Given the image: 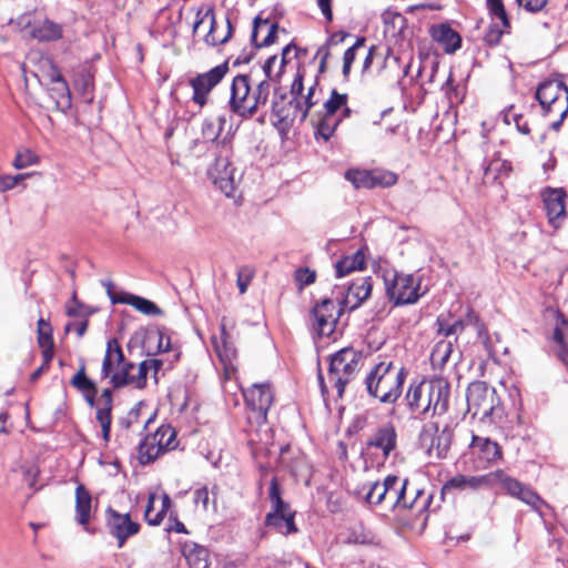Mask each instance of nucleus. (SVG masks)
Instances as JSON below:
<instances>
[{
	"instance_id": "bf43d9fd",
	"label": "nucleus",
	"mask_w": 568,
	"mask_h": 568,
	"mask_svg": "<svg viewBox=\"0 0 568 568\" xmlns=\"http://www.w3.org/2000/svg\"><path fill=\"white\" fill-rule=\"evenodd\" d=\"M194 501L196 505H201L203 510L209 509L210 494L206 487L199 488L194 491Z\"/></svg>"
},
{
	"instance_id": "c756f323",
	"label": "nucleus",
	"mask_w": 568,
	"mask_h": 568,
	"mask_svg": "<svg viewBox=\"0 0 568 568\" xmlns=\"http://www.w3.org/2000/svg\"><path fill=\"white\" fill-rule=\"evenodd\" d=\"M567 328L568 320L562 314L557 313L552 339L558 344V356L568 369V344L564 339V333Z\"/></svg>"
},
{
	"instance_id": "de8ad7c7",
	"label": "nucleus",
	"mask_w": 568,
	"mask_h": 568,
	"mask_svg": "<svg viewBox=\"0 0 568 568\" xmlns=\"http://www.w3.org/2000/svg\"><path fill=\"white\" fill-rule=\"evenodd\" d=\"M158 499L156 493L152 491L149 493L148 496V504L144 511V518L146 523L151 526H158L162 523L160 511H155V500Z\"/></svg>"
},
{
	"instance_id": "c85d7f7f",
	"label": "nucleus",
	"mask_w": 568,
	"mask_h": 568,
	"mask_svg": "<svg viewBox=\"0 0 568 568\" xmlns=\"http://www.w3.org/2000/svg\"><path fill=\"white\" fill-rule=\"evenodd\" d=\"M382 21L384 24V33L390 37L402 36L407 22L402 13L392 9H387L382 13Z\"/></svg>"
},
{
	"instance_id": "774afa93",
	"label": "nucleus",
	"mask_w": 568,
	"mask_h": 568,
	"mask_svg": "<svg viewBox=\"0 0 568 568\" xmlns=\"http://www.w3.org/2000/svg\"><path fill=\"white\" fill-rule=\"evenodd\" d=\"M50 70L48 72L49 78V84H53L57 81H65L62 77L60 70L51 62L49 61Z\"/></svg>"
},
{
	"instance_id": "393cba45",
	"label": "nucleus",
	"mask_w": 568,
	"mask_h": 568,
	"mask_svg": "<svg viewBox=\"0 0 568 568\" xmlns=\"http://www.w3.org/2000/svg\"><path fill=\"white\" fill-rule=\"evenodd\" d=\"M62 36V26L50 19H43L42 21L34 23L31 29V37L38 41H57L61 39Z\"/></svg>"
},
{
	"instance_id": "680f3d73",
	"label": "nucleus",
	"mask_w": 568,
	"mask_h": 568,
	"mask_svg": "<svg viewBox=\"0 0 568 568\" xmlns=\"http://www.w3.org/2000/svg\"><path fill=\"white\" fill-rule=\"evenodd\" d=\"M436 323L438 325V334H442L446 337L453 335L452 323H449L444 315H439Z\"/></svg>"
},
{
	"instance_id": "bb28decb",
	"label": "nucleus",
	"mask_w": 568,
	"mask_h": 568,
	"mask_svg": "<svg viewBox=\"0 0 568 568\" xmlns=\"http://www.w3.org/2000/svg\"><path fill=\"white\" fill-rule=\"evenodd\" d=\"M453 440V429L445 426L442 430L436 427V434L432 439L428 452L429 455H435L436 458L442 459L447 456Z\"/></svg>"
},
{
	"instance_id": "5701e85b",
	"label": "nucleus",
	"mask_w": 568,
	"mask_h": 568,
	"mask_svg": "<svg viewBox=\"0 0 568 568\" xmlns=\"http://www.w3.org/2000/svg\"><path fill=\"white\" fill-rule=\"evenodd\" d=\"M430 36L448 54L455 53L462 47L459 33L446 23L432 27Z\"/></svg>"
},
{
	"instance_id": "cd10ccee",
	"label": "nucleus",
	"mask_w": 568,
	"mask_h": 568,
	"mask_svg": "<svg viewBox=\"0 0 568 568\" xmlns=\"http://www.w3.org/2000/svg\"><path fill=\"white\" fill-rule=\"evenodd\" d=\"M387 485L385 479L363 485L357 494L369 505H385Z\"/></svg>"
},
{
	"instance_id": "79ce46f5",
	"label": "nucleus",
	"mask_w": 568,
	"mask_h": 568,
	"mask_svg": "<svg viewBox=\"0 0 568 568\" xmlns=\"http://www.w3.org/2000/svg\"><path fill=\"white\" fill-rule=\"evenodd\" d=\"M486 4L493 21L501 22L503 27H510L503 0H486Z\"/></svg>"
},
{
	"instance_id": "c03bdc74",
	"label": "nucleus",
	"mask_w": 568,
	"mask_h": 568,
	"mask_svg": "<svg viewBox=\"0 0 568 568\" xmlns=\"http://www.w3.org/2000/svg\"><path fill=\"white\" fill-rule=\"evenodd\" d=\"M112 406L100 405L97 407V420L102 428V437L105 442L110 439Z\"/></svg>"
},
{
	"instance_id": "39448f33",
	"label": "nucleus",
	"mask_w": 568,
	"mask_h": 568,
	"mask_svg": "<svg viewBox=\"0 0 568 568\" xmlns=\"http://www.w3.org/2000/svg\"><path fill=\"white\" fill-rule=\"evenodd\" d=\"M270 91L271 84L267 80L260 81L252 91L250 77L239 74L231 84L230 110L241 118H252L261 106L266 104Z\"/></svg>"
},
{
	"instance_id": "a211bd4d",
	"label": "nucleus",
	"mask_w": 568,
	"mask_h": 568,
	"mask_svg": "<svg viewBox=\"0 0 568 568\" xmlns=\"http://www.w3.org/2000/svg\"><path fill=\"white\" fill-rule=\"evenodd\" d=\"M500 476L501 475L498 473V470L490 471L480 476L457 475L444 484L442 494H446L452 490H478L483 488H493L496 486V479Z\"/></svg>"
},
{
	"instance_id": "4468645a",
	"label": "nucleus",
	"mask_w": 568,
	"mask_h": 568,
	"mask_svg": "<svg viewBox=\"0 0 568 568\" xmlns=\"http://www.w3.org/2000/svg\"><path fill=\"white\" fill-rule=\"evenodd\" d=\"M207 23L209 31L204 36V41L207 45L216 47L226 43L233 33V27L229 18L225 19V23L220 24L216 21L215 12L213 8H207L204 12L199 10L196 13V20L193 24V33H196L201 26Z\"/></svg>"
},
{
	"instance_id": "72a5a7b5",
	"label": "nucleus",
	"mask_w": 568,
	"mask_h": 568,
	"mask_svg": "<svg viewBox=\"0 0 568 568\" xmlns=\"http://www.w3.org/2000/svg\"><path fill=\"white\" fill-rule=\"evenodd\" d=\"M213 184L233 203L237 204L241 202L243 196L241 180H213Z\"/></svg>"
},
{
	"instance_id": "58836bf2",
	"label": "nucleus",
	"mask_w": 568,
	"mask_h": 568,
	"mask_svg": "<svg viewBox=\"0 0 568 568\" xmlns=\"http://www.w3.org/2000/svg\"><path fill=\"white\" fill-rule=\"evenodd\" d=\"M345 37H346L345 33H334L328 38V40L326 41L325 44H323L318 48L315 57L321 59L320 67H318L320 73H323L326 70V63H327V59L329 57V47L338 44L339 42H342L345 39Z\"/></svg>"
},
{
	"instance_id": "2f4dec72",
	"label": "nucleus",
	"mask_w": 568,
	"mask_h": 568,
	"mask_svg": "<svg viewBox=\"0 0 568 568\" xmlns=\"http://www.w3.org/2000/svg\"><path fill=\"white\" fill-rule=\"evenodd\" d=\"M154 434L148 435L139 445V458L142 464L155 460L163 452L155 440Z\"/></svg>"
},
{
	"instance_id": "864d4df0",
	"label": "nucleus",
	"mask_w": 568,
	"mask_h": 568,
	"mask_svg": "<svg viewBox=\"0 0 568 568\" xmlns=\"http://www.w3.org/2000/svg\"><path fill=\"white\" fill-rule=\"evenodd\" d=\"M315 280H316V272L313 270H310L307 267L298 268L295 272V281L298 283L301 290L304 286L313 284L315 282Z\"/></svg>"
},
{
	"instance_id": "f8f14e48",
	"label": "nucleus",
	"mask_w": 568,
	"mask_h": 568,
	"mask_svg": "<svg viewBox=\"0 0 568 568\" xmlns=\"http://www.w3.org/2000/svg\"><path fill=\"white\" fill-rule=\"evenodd\" d=\"M468 448L474 470H485L503 458L501 447L488 437L473 435Z\"/></svg>"
},
{
	"instance_id": "b1692460",
	"label": "nucleus",
	"mask_w": 568,
	"mask_h": 568,
	"mask_svg": "<svg viewBox=\"0 0 568 568\" xmlns=\"http://www.w3.org/2000/svg\"><path fill=\"white\" fill-rule=\"evenodd\" d=\"M91 509V494L82 484H79L75 488V520L87 531H89Z\"/></svg>"
},
{
	"instance_id": "37998d69",
	"label": "nucleus",
	"mask_w": 568,
	"mask_h": 568,
	"mask_svg": "<svg viewBox=\"0 0 568 568\" xmlns=\"http://www.w3.org/2000/svg\"><path fill=\"white\" fill-rule=\"evenodd\" d=\"M71 385L82 394L97 389L95 384L88 378L85 366L82 364L75 375L71 378Z\"/></svg>"
},
{
	"instance_id": "603ef678",
	"label": "nucleus",
	"mask_w": 568,
	"mask_h": 568,
	"mask_svg": "<svg viewBox=\"0 0 568 568\" xmlns=\"http://www.w3.org/2000/svg\"><path fill=\"white\" fill-rule=\"evenodd\" d=\"M253 278V270L248 266H242L237 271L236 284L241 294L247 291V287Z\"/></svg>"
},
{
	"instance_id": "c9c22d12",
	"label": "nucleus",
	"mask_w": 568,
	"mask_h": 568,
	"mask_svg": "<svg viewBox=\"0 0 568 568\" xmlns=\"http://www.w3.org/2000/svg\"><path fill=\"white\" fill-rule=\"evenodd\" d=\"M453 353V343L450 341H439L430 354V362L435 368H443Z\"/></svg>"
},
{
	"instance_id": "0e129e2a",
	"label": "nucleus",
	"mask_w": 568,
	"mask_h": 568,
	"mask_svg": "<svg viewBox=\"0 0 568 568\" xmlns=\"http://www.w3.org/2000/svg\"><path fill=\"white\" fill-rule=\"evenodd\" d=\"M513 121H514L517 130L520 133H523V134H529L530 133V129H529L528 122H527V120H525L523 114H514L513 115Z\"/></svg>"
},
{
	"instance_id": "412c9836",
	"label": "nucleus",
	"mask_w": 568,
	"mask_h": 568,
	"mask_svg": "<svg viewBox=\"0 0 568 568\" xmlns=\"http://www.w3.org/2000/svg\"><path fill=\"white\" fill-rule=\"evenodd\" d=\"M106 291L110 296V300L113 304L120 303V304H128L133 306L136 311L145 314V315H153L159 316L162 315V310L154 304L152 301L146 300L144 297L133 295L131 293H120V294H113L112 293V283H106Z\"/></svg>"
},
{
	"instance_id": "13d9d810",
	"label": "nucleus",
	"mask_w": 568,
	"mask_h": 568,
	"mask_svg": "<svg viewBox=\"0 0 568 568\" xmlns=\"http://www.w3.org/2000/svg\"><path fill=\"white\" fill-rule=\"evenodd\" d=\"M152 339L158 342V352H169L171 349L170 337H165L162 332H156L154 335L148 336V342H151Z\"/></svg>"
},
{
	"instance_id": "4be33fe9",
	"label": "nucleus",
	"mask_w": 568,
	"mask_h": 568,
	"mask_svg": "<svg viewBox=\"0 0 568 568\" xmlns=\"http://www.w3.org/2000/svg\"><path fill=\"white\" fill-rule=\"evenodd\" d=\"M397 433L393 424L387 423L381 426L367 440L368 447H375L383 452L384 458L396 448Z\"/></svg>"
},
{
	"instance_id": "09e8293b",
	"label": "nucleus",
	"mask_w": 568,
	"mask_h": 568,
	"mask_svg": "<svg viewBox=\"0 0 568 568\" xmlns=\"http://www.w3.org/2000/svg\"><path fill=\"white\" fill-rule=\"evenodd\" d=\"M38 162V155L30 149H21L17 152L13 166L18 170L24 169Z\"/></svg>"
},
{
	"instance_id": "e2e57ef3",
	"label": "nucleus",
	"mask_w": 568,
	"mask_h": 568,
	"mask_svg": "<svg viewBox=\"0 0 568 568\" xmlns=\"http://www.w3.org/2000/svg\"><path fill=\"white\" fill-rule=\"evenodd\" d=\"M303 90H304V85H303V73H301L300 71L296 73L294 80H293V83L291 85V94L294 97V98H297L300 95H302L303 93Z\"/></svg>"
},
{
	"instance_id": "f3484780",
	"label": "nucleus",
	"mask_w": 568,
	"mask_h": 568,
	"mask_svg": "<svg viewBox=\"0 0 568 568\" xmlns=\"http://www.w3.org/2000/svg\"><path fill=\"white\" fill-rule=\"evenodd\" d=\"M105 524L109 532L116 538L119 548L140 530V524L133 521L130 514H121L111 507L105 510Z\"/></svg>"
},
{
	"instance_id": "6e6d98bb",
	"label": "nucleus",
	"mask_w": 568,
	"mask_h": 568,
	"mask_svg": "<svg viewBox=\"0 0 568 568\" xmlns=\"http://www.w3.org/2000/svg\"><path fill=\"white\" fill-rule=\"evenodd\" d=\"M351 178H386L379 170H361L351 168L345 172V176Z\"/></svg>"
},
{
	"instance_id": "338daca9",
	"label": "nucleus",
	"mask_w": 568,
	"mask_h": 568,
	"mask_svg": "<svg viewBox=\"0 0 568 568\" xmlns=\"http://www.w3.org/2000/svg\"><path fill=\"white\" fill-rule=\"evenodd\" d=\"M70 329H74L79 337H82L87 329H88V321H82L79 323H69L65 326V332H69Z\"/></svg>"
},
{
	"instance_id": "8fccbe9b",
	"label": "nucleus",
	"mask_w": 568,
	"mask_h": 568,
	"mask_svg": "<svg viewBox=\"0 0 568 568\" xmlns=\"http://www.w3.org/2000/svg\"><path fill=\"white\" fill-rule=\"evenodd\" d=\"M38 344L39 346L53 345L51 325L43 318L38 321Z\"/></svg>"
},
{
	"instance_id": "4d7b16f0",
	"label": "nucleus",
	"mask_w": 568,
	"mask_h": 568,
	"mask_svg": "<svg viewBox=\"0 0 568 568\" xmlns=\"http://www.w3.org/2000/svg\"><path fill=\"white\" fill-rule=\"evenodd\" d=\"M517 2L528 12H539L546 7L548 0H517Z\"/></svg>"
},
{
	"instance_id": "052dcab7",
	"label": "nucleus",
	"mask_w": 568,
	"mask_h": 568,
	"mask_svg": "<svg viewBox=\"0 0 568 568\" xmlns=\"http://www.w3.org/2000/svg\"><path fill=\"white\" fill-rule=\"evenodd\" d=\"M169 520H170V525L166 528V530L169 532L174 531V532H178V534H187V530H186L184 524L181 523L178 519V517L174 516L172 513L170 514Z\"/></svg>"
},
{
	"instance_id": "7ed1b4c3",
	"label": "nucleus",
	"mask_w": 568,
	"mask_h": 568,
	"mask_svg": "<svg viewBox=\"0 0 568 568\" xmlns=\"http://www.w3.org/2000/svg\"><path fill=\"white\" fill-rule=\"evenodd\" d=\"M133 368L134 364L125 359L120 343L115 338L109 339L102 361L101 377L110 378V384L114 388L133 385L141 389L146 384L150 368L145 361L140 363L136 375L131 374Z\"/></svg>"
},
{
	"instance_id": "473e14b6",
	"label": "nucleus",
	"mask_w": 568,
	"mask_h": 568,
	"mask_svg": "<svg viewBox=\"0 0 568 568\" xmlns=\"http://www.w3.org/2000/svg\"><path fill=\"white\" fill-rule=\"evenodd\" d=\"M261 24L267 26L268 20L267 19L263 20L258 16L255 17V19L253 21V30H252V34H251V40L254 43L255 49H258L262 47H270L271 44H273L276 41V33L278 30V24L271 23L270 28H268V32H267L266 37L264 38V40L261 43L256 42L257 30Z\"/></svg>"
},
{
	"instance_id": "a878e982",
	"label": "nucleus",
	"mask_w": 568,
	"mask_h": 568,
	"mask_svg": "<svg viewBox=\"0 0 568 568\" xmlns=\"http://www.w3.org/2000/svg\"><path fill=\"white\" fill-rule=\"evenodd\" d=\"M366 257L364 248L357 250L354 254L347 255L335 264V272L337 277L348 275L354 271H362L365 268Z\"/></svg>"
},
{
	"instance_id": "2eb2a0df",
	"label": "nucleus",
	"mask_w": 568,
	"mask_h": 568,
	"mask_svg": "<svg viewBox=\"0 0 568 568\" xmlns=\"http://www.w3.org/2000/svg\"><path fill=\"white\" fill-rule=\"evenodd\" d=\"M227 71V63H222L190 79L189 84L193 90L192 101L203 108L209 101L210 92L223 80Z\"/></svg>"
},
{
	"instance_id": "0eeeda50",
	"label": "nucleus",
	"mask_w": 568,
	"mask_h": 568,
	"mask_svg": "<svg viewBox=\"0 0 568 568\" xmlns=\"http://www.w3.org/2000/svg\"><path fill=\"white\" fill-rule=\"evenodd\" d=\"M361 358V353L352 347L343 348L332 356L327 378L338 397L343 396L346 384L359 371Z\"/></svg>"
},
{
	"instance_id": "a18cd8bd",
	"label": "nucleus",
	"mask_w": 568,
	"mask_h": 568,
	"mask_svg": "<svg viewBox=\"0 0 568 568\" xmlns=\"http://www.w3.org/2000/svg\"><path fill=\"white\" fill-rule=\"evenodd\" d=\"M510 27H503L501 22L493 21L485 32L484 41L489 45H497L503 34L508 33Z\"/></svg>"
},
{
	"instance_id": "e433bc0d",
	"label": "nucleus",
	"mask_w": 568,
	"mask_h": 568,
	"mask_svg": "<svg viewBox=\"0 0 568 568\" xmlns=\"http://www.w3.org/2000/svg\"><path fill=\"white\" fill-rule=\"evenodd\" d=\"M225 124L224 116L207 118L202 123V136L205 141L214 142L221 135L223 126Z\"/></svg>"
},
{
	"instance_id": "49530a36",
	"label": "nucleus",
	"mask_w": 568,
	"mask_h": 568,
	"mask_svg": "<svg viewBox=\"0 0 568 568\" xmlns=\"http://www.w3.org/2000/svg\"><path fill=\"white\" fill-rule=\"evenodd\" d=\"M365 44V38H357L355 43L348 48L345 52H344V57H343V77L345 79L348 78L349 73H351V69H352V64L356 58V51L364 47Z\"/></svg>"
},
{
	"instance_id": "6ab92c4d",
	"label": "nucleus",
	"mask_w": 568,
	"mask_h": 568,
	"mask_svg": "<svg viewBox=\"0 0 568 568\" xmlns=\"http://www.w3.org/2000/svg\"><path fill=\"white\" fill-rule=\"evenodd\" d=\"M212 343L221 363L223 364L225 377L231 378L237 368L235 364L237 351L231 341V336L226 331V324L224 321L221 324L220 336H213Z\"/></svg>"
},
{
	"instance_id": "9d476101",
	"label": "nucleus",
	"mask_w": 568,
	"mask_h": 568,
	"mask_svg": "<svg viewBox=\"0 0 568 568\" xmlns=\"http://www.w3.org/2000/svg\"><path fill=\"white\" fill-rule=\"evenodd\" d=\"M467 407L474 417L479 416L481 420L494 419L498 415V398L496 390L485 382L470 383L467 388Z\"/></svg>"
},
{
	"instance_id": "1a4fd4ad",
	"label": "nucleus",
	"mask_w": 568,
	"mask_h": 568,
	"mask_svg": "<svg viewBox=\"0 0 568 568\" xmlns=\"http://www.w3.org/2000/svg\"><path fill=\"white\" fill-rule=\"evenodd\" d=\"M383 277L386 294L395 305L414 304L422 296L420 282L412 274L386 271Z\"/></svg>"
},
{
	"instance_id": "423d86ee",
	"label": "nucleus",
	"mask_w": 568,
	"mask_h": 568,
	"mask_svg": "<svg viewBox=\"0 0 568 568\" xmlns=\"http://www.w3.org/2000/svg\"><path fill=\"white\" fill-rule=\"evenodd\" d=\"M536 99L545 115L551 114L558 118L551 122V126L557 130L568 113V88L566 84L557 79L544 81L536 90Z\"/></svg>"
},
{
	"instance_id": "20e7f679",
	"label": "nucleus",
	"mask_w": 568,
	"mask_h": 568,
	"mask_svg": "<svg viewBox=\"0 0 568 568\" xmlns=\"http://www.w3.org/2000/svg\"><path fill=\"white\" fill-rule=\"evenodd\" d=\"M407 377L405 367H395L393 362H379L365 378L369 396L383 404H394L400 397Z\"/></svg>"
},
{
	"instance_id": "6e6552de",
	"label": "nucleus",
	"mask_w": 568,
	"mask_h": 568,
	"mask_svg": "<svg viewBox=\"0 0 568 568\" xmlns=\"http://www.w3.org/2000/svg\"><path fill=\"white\" fill-rule=\"evenodd\" d=\"M385 483L387 485L385 506L389 509H416L423 513L432 501V495H426L420 489L414 491L413 499H407V479L389 475L385 478Z\"/></svg>"
},
{
	"instance_id": "5fc2aeb1",
	"label": "nucleus",
	"mask_w": 568,
	"mask_h": 568,
	"mask_svg": "<svg viewBox=\"0 0 568 568\" xmlns=\"http://www.w3.org/2000/svg\"><path fill=\"white\" fill-rule=\"evenodd\" d=\"M316 84H317V82L315 81V83L308 89V92H307V95L305 97L304 102L296 103V109H298L302 112V120L306 119V116L308 115L310 109L316 104V101L313 100Z\"/></svg>"
},
{
	"instance_id": "4c0bfd02",
	"label": "nucleus",
	"mask_w": 568,
	"mask_h": 568,
	"mask_svg": "<svg viewBox=\"0 0 568 568\" xmlns=\"http://www.w3.org/2000/svg\"><path fill=\"white\" fill-rule=\"evenodd\" d=\"M341 118L323 114L317 121H312L316 128L315 134L327 141L335 132Z\"/></svg>"
},
{
	"instance_id": "3c124183",
	"label": "nucleus",
	"mask_w": 568,
	"mask_h": 568,
	"mask_svg": "<svg viewBox=\"0 0 568 568\" xmlns=\"http://www.w3.org/2000/svg\"><path fill=\"white\" fill-rule=\"evenodd\" d=\"M352 185L355 190L367 189L372 190L375 187H390L394 185L396 180H351Z\"/></svg>"
},
{
	"instance_id": "f257e3e1",
	"label": "nucleus",
	"mask_w": 568,
	"mask_h": 568,
	"mask_svg": "<svg viewBox=\"0 0 568 568\" xmlns=\"http://www.w3.org/2000/svg\"><path fill=\"white\" fill-rule=\"evenodd\" d=\"M372 287L369 276L361 277L347 287L345 296L337 303L332 298L316 303L311 312L313 332L318 337H332L344 310L353 311L359 307L371 296Z\"/></svg>"
},
{
	"instance_id": "69168bd1",
	"label": "nucleus",
	"mask_w": 568,
	"mask_h": 568,
	"mask_svg": "<svg viewBox=\"0 0 568 568\" xmlns=\"http://www.w3.org/2000/svg\"><path fill=\"white\" fill-rule=\"evenodd\" d=\"M317 1V6L321 10V12L323 13V16L325 17V19L331 22L333 20V12H332V7H331V2L332 0H316Z\"/></svg>"
},
{
	"instance_id": "dca6fc26",
	"label": "nucleus",
	"mask_w": 568,
	"mask_h": 568,
	"mask_svg": "<svg viewBox=\"0 0 568 568\" xmlns=\"http://www.w3.org/2000/svg\"><path fill=\"white\" fill-rule=\"evenodd\" d=\"M498 473L501 475L496 479V485H501L503 488L509 494L511 497L517 498L530 506L534 510H536L539 516L542 518L544 514L540 509L541 506L548 507L547 503L528 485H525L517 479L508 476L504 470L498 469Z\"/></svg>"
},
{
	"instance_id": "f704fd0d",
	"label": "nucleus",
	"mask_w": 568,
	"mask_h": 568,
	"mask_svg": "<svg viewBox=\"0 0 568 568\" xmlns=\"http://www.w3.org/2000/svg\"><path fill=\"white\" fill-rule=\"evenodd\" d=\"M50 97L55 101L60 109L70 108L71 93L67 81H57L49 87Z\"/></svg>"
},
{
	"instance_id": "ddd939ff",
	"label": "nucleus",
	"mask_w": 568,
	"mask_h": 568,
	"mask_svg": "<svg viewBox=\"0 0 568 568\" xmlns=\"http://www.w3.org/2000/svg\"><path fill=\"white\" fill-rule=\"evenodd\" d=\"M244 398L250 409L247 414L248 423L256 425L264 424L274 398L271 385L267 383L255 384L245 390Z\"/></svg>"
},
{
	"instance_id": "ea45409f",
	"label": "nucleus",
	"mask_w": 568,
	"mask_h": 568,
	"mask_svg": "<svg viewBox=\"0 0 568 568\" xmlns=\"http://www.w3.org/2000/svg\"><path fill=\"white\" fill-rule=\"evenodd\" d=\"M348 95L333 89L329 99L324 103V114L336 116V112L347 104Z\"/></svg>"
},
{
	"instance_id": "a19ab883",
	"label": "nucleus",
	"mask_w": 568,
	"mask_h": 568,
	"mask_svg": "<svg viewBox=\"0 0 568 568\" xmlns=\"http://www.w3.org/2000/svg\"><path fill=\"white\" fill-rule=\"evenodd\" d=\"M159 447L164 453L168 449L174 448L175 432L170 425L160 426L154 433Z\"/></svg>"
},
{
	"instance_id": "f03ea898",
	"label": "nucleus",
	"mask_w": 568,
	"mask_h": 568,
	"mask_svg": "<svg viewBox=\"0 0 568 568\" xmlns=\"http://www.w3.org/2000/svg\"><path fill=\"white\" fill-rule=\"evenodd\" d=\"M450 385L443 377L423 379L409 385L406 400L409 409L418 415L442 416L449 407Z\"/></svg>"
},
{
	"instance_id": "9b49d317",
	"label": "nucleus",
	"mask_w": 568,
	"mask_h": 568,
	"mask_svg": "<svg viewBox=\"0 0 568 568\" xmlns=\"http://www.w3.org/2000/svg\"><path fill=\"white\" fill-rule=\"evenodd\" d=\"M268 497L273 509L266 515V526L274 527L283 535L296 532L294 514L291 511L290 506L281 498L276 478H273L271 481Z\"/></svg>"
},
{
	"instance_id": "7c9ffc66",
	"label": "nucleus",
	"mask_w": 568,
	"mask_h": 568,
	"mask_svg": "<svg viewBox=\"0 0 568 568\" xmlns=\"http://www.w3.org/2000/svg\"><path fill=\"white\" fill-rule=\"evenodd\" d=\"M513 171L510 162L501 159L499 153L484 162V174L488 178H501L508 175Z\"/></svg>"
},
{
	"instance_id": "aec40b11",
	"label": "nucleus",
	"mask_w": 568,
	"mask_h": 568,
	"mask_svg": "<svg viewBox=\"0 0 568 568\" xmlns=\"http://www.w3.org/2000/svg\"><path fill=\"white\" fill-rule=\"evenodd\" d=\"M548 223L558 229L566 219V193L562 189H546L541 193Z\"/></svg>"
}]
</instances>
